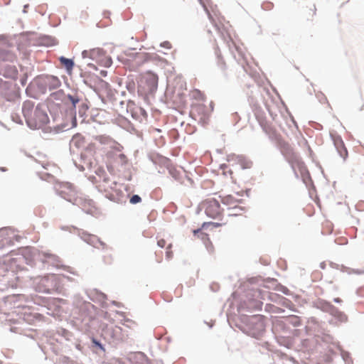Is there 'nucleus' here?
Here are the masks:
<instances>
[{
    "label": "nucleus",
    "instance_id": "f257e3e1",
    "mask_svg": "<svg viewBox=\"0 0 364 364\" xmlns=\"http://www.w3.org/2000/svg\"><path fill=\"white\" fill-rule=\"evenodd\" d=\"M22 111L28 125L32 129L42 128L49 121L46 112L39 106L33 108L30 102L23 104Z\"/></svg>",
    "mask_w": 364,
    "mask_h": 364
},
{
    "label": "nucleus",
    "instance_id": "f03ea898",
    "mask_svg": "<svg viewBox=\"0 0 364 364\" xmlns=\"http://www.w3.org/2000/svg\"><path fill=\"white\" fill-rule=\"evenodd\" d=\"M281 151L294 171L298 169L301 174L307 171L305 164L290 144H282Z\"/></svg>",
    "mask_w": 364,
    "mask_h": 364
},
{
    "label": "nucleus",
    "instance_id": "7ed1b4c3",
    "mask_svg": "<svg viewBox=\"0 0 364 364\" xmlns=\"http://www.w3.org/2000/svg\"><path fill=\"white\" fill-rule=\"evenodd\" d=\"M122 149L123 146L120 144L119 151L111 149L106 152L105 162L110 173L114 172L116 168L122 166L127 163V156L122 153Z\"/></svg>",
    "mask_w": 364,
    "mask_h": 364
},
{
    "label": "nucleus",
    "instance_id": "20e7f679",
    "mask_svg": "<svg viewBox=\"0 0 364 364\" xmlns=\"http://www.w3.org/2000/svg\"><path fill=\"white\" fill-rule=\"evenodd\" d=\"M158 80L157 75L151 72L143 74L139 82V91L146 95L151 94L157 89Z\"/></svg>",
    "mask_w": 364,
    "mask_h": 364
},
{
    "label": "nucleus",
    "instance_id": "39448f33",
    "mask_svg": "<svg viewBox=\"0 0 364 364\" xmlns=\"http://www.w3.org/2000/svg\"><path fill=\"white\" fill-rule=\"evenodd\" d=\"M200 208L204 210L206 215L213 219H220L223 210L219 202L214 198H208L200 203Z\"/></svg>",
    "mask_w": 364,
    "mask_h": 364
},
{
    "label": "nucleus",
    "instance_id": "423d86ee",
    "mask_svg": "<svg viewBox=\"0 0 364 364\" xmlns=\"http://www.w3.org/2000/svg\"><path fill=\"white\" fill-rule=\"evenodd\" d=\"M190 114L195 120L205 123L208 117V110L205 105L196 103L191 106Z\"/></svg>",
    "mask_w": 364,
    "mask_h": 364
},
{
    "label": "nucleus",
    "instance_id": "0eeeda50",
    "mask_svg": "<svg viewBox=\"0 0 364 364\" xmlns=\"http://www.w3.org/2000/svg\"><path fill=\"white\" fill-rule=\"evenodd\" d=\"M228 161L230 165H239L242 169H248L252 166V162L242 155L230 154L228 156Z\"/></svg>",
    "mask_w": 364,
    "mask_h": 364
},
{
    "label": "nucleus",
    "instance_id": "6e6552de",
    "mask_svg": "<svg viewBox=\"0 0 364 364\" xmlns=\"http://www.w3.org/2000/svg\"><path fill=\"white\" fill-rule=\"evenodd\" d=\"M96 141H97L104 149H114L117 151L120 149V144L117 142L112 138L106 135H99L95 137Z\"/></svg>",
    "mask_w": 364,
    "mask_h": 364
},
{
    "label": "nucleus",
    "instance_id": "1a4fd4ad",
    "mask_svg": "<svg viewBox=\"0 0 364 364\" xmlns=\"http://www.w3.org/2000/svg\"><path fill=\"white\" fill-rule=\"evenodd\" d=\"M223 38L224 41L226 43L227 46L232 53V48H234L242 59L245 58V48H243L242 45L240 46L236 43L230 33H227L226 35H223Z\"/></svg>",
    "mask_w": 364,
    "mask_h": 364
},
{
    "label": "nucleus",
    "instance_id": "9d476101",
    "mask_svg": "<svg viewBox=\"0 0 364 364\" xmlns=\"http://www.w3.org/2000/svg\"><path fill=\"white\" fill-rule=\"evenodd\" d=\"M221 201L223 205L228 207V209L234 208L241 204H245L242 198H238L232 195H227L222 198Z\"/></svg>",
    "mask_w": 364,
    "mask_h": 364
},
{
    "label": "nucleus",
    "instance_id": "9b49d317",
    "mask_svg": "<svg viewBox=\"0 0 364 364\" xmlns=\"http://www.w3.org/2000/svg\"><path fill=\"white\" fill-rule=\"evenodd\" d=\"M334 145L341 158L346 159L348 157V151L345 144L340 137H336L333 139Z\"/></svg>",
    "mask_w": 364,
    "mask_h": 364
},
{
    "label": "nucleus",
    "instance_id": "f8f14e48",
    "mask_svg": "<svg viewBox=\"0 0 364 364\" xmlns=\"http://www.w3.org/2000/svg\"><path fill=\"white\" fill-rule=\"evenodd\" d=\"M215 53L217 57V66L221 72H225L227 69V65L218 47L216 49Z\"/></svg>",
    "mask_w": 364,
    "mask_h": 364
},
{
    "label": "nucleus",
    "instance_id": "ddd939ff",
    "mask_svg": "<svg viewBox=\"0 0 364 364\" xmlns=\"http://www.w3.org/2000/svg\"><path fill=\"white\" fill-rule=\"evenodd\" d=\"M59 60L60 62L61 65L66 69L67 72L69 74H70L74 67L73 60L71 59L66 58L63 56L60 57L59 58Z\"/></svg>",
    "mask_w": 364,
    "mask_h": 364
},
{
    "label": "nucleus",
    "instance_id": "4468645a",
    "mask_svg": "<svg viewBox=\"0 0 364 364\" xmlns=\"http://www.w3.org/2000/svg\"><path fill=\"white\" fill-rule=\"evenodd\" d=\"M244 204H241L234 208H231L229 210V215L231 216H237L242 215L245 211V207L243 205Z\"/></svg>",
    "mask_w": 364,
    "mask_h": 364
},
{
    "label": "nucleus",
    "instance_id": "2eb2a0df",
    "mask_svg": "<svg viewBox=\"0 0 364 364\" xmlns=\"http://www.w3.org/2000/svg\"><path fill=\"white\" fill-rule=\"evenodd\" d=\"M193 235L195 236H197L198 238H200L202 240H205V239L208 240V235L202 232L200 229L194 230L193 231Z\"/></svg>",
    "mask_w": 364,
    "mask_h": 364
},
{
    "label": "nucleus",
    "instance_id": "dca6fc26",
    "mask_svg": "<svg viewBox=\"0 0 364 364\" xmlns=\"http://www.w3.org/2000/svg\"><path fill=\"white\" fill-rule=\"evenodd\" d=\"M100 63L105 67H109L112 65V60L109 57L104 56L103 59L100 60Z\"/></svg>",
    "mask_w": 364,
    "mask_h": 364
},
{
    "label": "nucleus",
    "instance_id": "f3484780",
    "mask_svg": "<svg viewBox=\"0 0 364 364\" xmlns=\"http://www.w3.org/2000/svg\"><path fill=\"white\" fill-rule=\"evenodd\" d=\"M225 224V223H204L202 225V228H205L210 226V225L214 228H218Z\"/></svg>",
    "mask_w": 364,
    "mask_h": 364
},
{
    "label": "nucleus",
    "instance_id": "a211bd4d",
    "mask_svg": "<svg viewBox=\"0 0 364 364\" xmlns=\"http://www.w3.org/2000/svg\"><path fill=\"white\" fill-rule=\"evenodd\" d=\"M60 188L63 189L68 190L70 193L75 192L74 186L69 183H65L62 184Z\"/></svg>",
    "mask_w": 364,
    "mask_h": 364
},
{
    "label": "nucleus",
    "instance_id": "6ab92c4d",
    "mask_svg": "<svg viewBox=\"0 0 364 364\" xmlns=\"http://www.w3.org/2000/svg\"><path fill=\"white\" fill-rule=\"evenodd\" d=\"M172 244L170 243L166 246V256L168 259L173 257Z\"/></svg>",
    "mask_w": 364,
    "mask_h": 364
},
{
    "label": "nucleus",
    "instance_id": "aec40b11",
    "mask_svg": "<svg viewBox=\"0 0 364 364\" xmlns=\"http://www.w3.org/2000/svg\"><path fill=\"white\" fill-rule=\"evenodd\" d=\"M220 168L223 170V173L224 175H226L227 173H229V174L232 177V171L229 168V166L228 165L223 164V165H221Z\"/></svg>",
    "mask_w": 364,
    "mask_h": 364
},
{
    "label": "nucleus",
    "instance_id": "412c9836",
    "mask_svg": "<svg viewBox=\"0 0 364 364\" xmlns=\"http://www.w3.org/2000/svg\"><path fill=\"white\" fill-rule=\"evenodd\" d=\"M141 198L138 195H134L130 198V203L132 204H136L141 201Z\"/></svg>",
    "mask_w": 364,
    "mask_h": 364
},
{
    "label": "nucleus",
    "instance_id": "4be33fe9",
    "mask_svg": "<svg viewBox=\"0 0 364 364\" xmlns=\"http://www.w3.org/2000/svg\"><path fill=\"white\" fill-rule=\"evenodd\" d=\"M157 245L161 248L166 247V241L164 239H159L157 241Z\"/></svg>",
    "mask_w": 364,
    "mask_h": 364
},
{
    "label": "nucleus",
    "instance_id": "5701e85b",
    "mask_svg": "<svg viewBox=\"0 0 364 364\" xmlns=\"http://www.w3.org/2000/svg\"><path fill=\"white\" fill-rule=\"evenodd\" d=\"M193 93L195 97H198L202 100L205 99V95L203 93H201L199 90H195Z\"/></svg>",
    "mask_w": 364,
    "mask_h": 364
},
{
    "label": "nucleus",
    "instance_id": "b1692460",
    "mask_svg": "<svg viewBox=\"0 0 364 364\" xmlns=\"http://www.w3.org/2000/svg\"><path fill=\"white\" fill-rule=\"evenodd\" d=\"M262 7L265 10H269L273 7V4L271 2H264L262 4Z\"/></svg>",
    "mask_w": 364,
    "mask_h": 364
},
{
    "label": "nucleus",
    "instance_id": "393cba45",
    "mask_svg": "<svg viewBox=\"0 0 364 364\" xmlns=\"http://www.w3.org/2000/svg\"><path fill=\"white\" fill-rule=\"evenodd\" d=\"M100 53V49H93L90 51V56L92 58H94L95 56H97V55H99Z\"/></svg>",
    "mask_w": 364,
    "mask_h": 364
},
{
    "label": "nucleus",
    "instance_id": "a878e982",
    "mask_svg": "<svg viewBox=\"0 0 364 364\" xmlns=\"http://www.w3.org/2000/svg\"><path fill=\"white\" fill-rule=\"evenodd\" d=\"M161 46L167 49H171V43L169 41H164L161 43Z\"/></svg>",
    "mask_w": 364,
    "mask_h": 364
},
{
    "label": "nucleus",
    "instance_id": "bb28decb",
    "mask_svg": "<svg viewBox=\"0 0 364 364\" xmlns=\"http://www.w3.org/2000/svg\"><path fill=\"white\" fill-rule=\"evenodd\" d=\"M304 144L307 147V150H308L309 156H311L312 154H313V151H312L311 148L310 147V146L309 145L308 141L306 140H304Z\"/></svg>",
    "mask_w": 364,
    "mask_h": 364
},
{
    "label": "nucleus",
    "instance_id": "cd10ccee",
    "mask_svg": "<svg viewBox=\"0 0 364 364\" xmlns=\"http://www.w3.org/2000/svg\"><path fill=\"white\" fill-rule=\"evenodd\" d=\"M92 343H95L96 346H99L100 348H103L102 346L95 338L92 339Z\"/></svg>",
    "mask_w": 364,
    "mask_h": 364
},
{
    "label": "nucleus",
    "instance_id": "c85d7f7f",
    "mask_svg": "<svg viewBox=\"0 0 364 364\" xmlns=\"http://www.w3.org/2000/svg\"><path fill=\"white\" fill-rule=\"evenodd\" d=\"M94 148H95V144H92V143L90 144L87 146V149H92Z\"/></svg>",
    "mask_w": 364,
    "mask_h": 364
},
{
    "label": "nucleus",
    "instance_id": "c756f323",
    "mask_svg": "<svg viewBox=\"0 0 364 364\" xmlns=\"http://www.w3.org/2000/svg\"><path fill=\"white\" fill-rule=\"evenodd\" d=\"M101 83H102V85H104V86H105V87H107V85H108V84H107L106 82L103 81V80H101Z\"/></svg>",
    "mask_w": 364,
    "mask_h": 364
},
{
    "label": "nucleus",
    "instance_id": "7c9ffc66",
    "mask_svg": "<svg viewBox=\"0 0 364 364\" xmlns=\"http://www.w3.org/2000/svg\"><path fill=\"white\" fill-rule=\"evenodd\" d=\"M101 75H103V76H106L107 75V71L105 70H102L101 71Z\"/></svg>",
    "mask_w": 364,
    "mask_h": 364
},
{
    "label": "nucleus",
    "instance_id": "2f4dec72",
    "mask_svg": "<svg viewBox=\"0 0 364 364\" xmlns=\"http://www.w3.org/2000/svg\"><path fill=\"white\" fill-rule=\"evenodd\" d=\"M65 191L63 190L60 191L61 194H63Z\"/></svg>",
    "mask_w": 364,
    "mask_h": 364
}]
</instances>
